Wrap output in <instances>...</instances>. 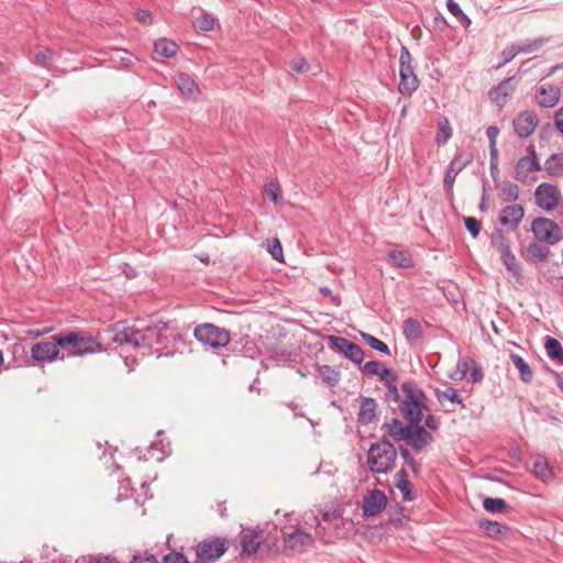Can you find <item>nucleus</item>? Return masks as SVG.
I'll use <instances>...</instances> for the list:
<instances>
[{
    "instance_id": "13",
    "label": "nucleus",
    "mask_w": 563,
    "mask_h": 563,
    "mask_svg": "<svg viewBox=\"0 0 563 563\" xmlns=\"http://www.w3.org/2000/svg\"><path fill=\"white\" fill-rule=\"evenodd\" d=\"M60 345L54 340L42 341L34 344L31 349V357L37 362H53L55 360H65V353H60Z\"/></svg>"
},
{
    "instance_id": "38",
    "label": "nucleus",
    "mask_w": 563,
    "mask_h": 563,
    "mask_svg": "<svg viewBox=\"0 0 563 563\" xmlns=\"http://www.w3.org/2000/svg\"><path fill=\"white\" fill-rule=\"evenodd\" d=\"M483 508L487 512L505 514L509 509V506L507 505V503L505 501L504 498H500V497H495V498L486 497L483 500Z\"/></svg>"
},
{
    "instance_id": "1",
    "label": "nucleus",
    "mask_w": 563,
    "mask_h": 563,
    "mask_svg": "<svg viewBox=\"0 0 563 563\" xmlns=\"http://www.w3.org/2000/svg\"><path fill=\"white\" fill-rule=\"evenodd\" d=\"M166 325V323H157L144 329H136L124 322H119L110 325L106 333L112 342L119 345H129L134 350L147 349L153 353L159 345L161 339H166L163 336Z\"/></svg>"
},
{
    "instance_id": "50",
    "label": "nucleus",
    "mask_w": 563,
    "mask_h": 563,
    "mask_svg": "<svg viewBox=\"0 0 563 563\" xmlns=\"http://www.w3.org/2000/svg\"><path fill=\"white\" fill-rule=\"evenodd\" d=\"M464 227L468 231L472 238H477L481 231L482 223L474 217H465L463 219Z\"/></svg>"
},
{
    "instance_id": "35",
    "label": "nucleus",
    "mask_w": 563,
    "mask_h": 563,
    "mask_svg": "<svg viewBox=\"0 0 563 563\" xmlns=\"http://www.w3.org/2000/svg\"><path fill=\"white\" fill-rule=\"evenodd\" d=\"M533 474L534 476L542 481L543 483H547L548 481H550L552 477H553V472L551 470V467L549 466V463L548 461L545 460V457H542V456H539L538 459H536L534 463H533Z\"/></svg>"
},
{
    "instance_id": "32",
    "label": "nucleus",
    "mask_w": 563,
    "mask_h": 563,
    "mask_svg": "<svg viewBox=\"0 0 563 563\" xmlns=\"http://www.w3.org/2000/svg\"><path fill=\"white\" fill-rule=\"evenodd\" d=\"M319 376L322 382L329 387H335L340 382V372L330 365H318L317 367Z\"/></svg>"
},
{
    "instance_id": "11",
    "label": "nucleus",
    "mask_w": 563,
    "mask_h": 563,
    "mask_svg": "<svg viewBox=\"0 0 563 563\" xmlns=\"http://www.w3.org/2000/svg\"><path fill=\"white\" fill-rule=\"evenodd\" d=\"M531 229L536 240L545 241L549 244H555L560 240L555 234L560 232V227L554 220L539 217L533 220Z\"/></svg>"
},
{
    "instance_id": "25",
    "label": "nucleus",
    "mask_w": 563,
    "mask_h": 563,
    "mask_svg": "<svg viewBox=\"0 0 563 563\" xmlns=\"http://www.w3.org/2000/svg\"><path fill=\"white\" fill-rule=\"evenodd\" d=\"M402 334L410 345L417 344L423 335L421 323L415 318H407L402 322Z\"/></svg>"
},
{
    "instance_id": "53",
    "label": "nucleus",
    "mask_w": 563,
    "mask_h": 563,
    "mask_svg": "<svg viewBox=\"0 0 563 563\" xmlns=\"http://www.w3.org/2000/svg\"><path fill=\"white\" fill-rule=\"evenodd\" d=\"M518 54H520V49H518V44H512L508 47H506L505 49H503L501 52V58H503V62L497 66V67H500L507 63H509L510 60H512Z\"/></svg>"
},
{
    "instance_id": "8",
    "label": "nucleus",
    "mask_w": 563,
    "mask_h": 563,
    "mask_svg": "<svg viewBox=\"0 0 563 563\" xmlns=\"http://www.w3.org/2000/svg\"><path fill=\"white\" fill-rule=\"evenodd\" d=\"M527 151L529 155L522 156L518 159L514 175V178L523 185H530L536 181V177L530 176V174L541 169V164L538 159L534 146H528Z\"/></svg>"
},
{
    "instance_id": "14",
    "label": "nucleus",
    "mask_w": 563,
    "mask_h": 563,
    "mask_svg": "<svg viewBox=\"0 0 563 563\" xmlns=\"http://www.w3.org/2000/svg\"><path fill=\"white\" fill-rule=\"evenodd\" d=\"M313 544V537L301 529H295L289 533H284V549L292 553H302L307 548Z\"/></svg>"
},
{
    "instance_id": "48",
    "label": "nucleus",
    "mask_w": 563,
    "mask_h": 563,
    "mask_svg": "<svg viewBox=\"0 0 563 563\" xmlns=\"http://www.w3.org/2000/svg\"><path fill=\"white\" fill-rule=\"evenodd\" d=\"M490 242L493 246L497 247L499 252L501 250L510 249L509 242L506 239L504 231L501 229H496L490 236Z\"/></svg>"
},
{
    "instance_id": "43",
    "label": "nucleus",
    "mask_w": 563,
    "mask_h": 563,
    "mask_svg": "<svg viewBox=\"0 0 563 563\" xmlns=\"http://www.w3.org/2000/svg\"><path fill=\"white\" fill-rule=\"evenodd\" d=\"M265 196L277 205L282 199V187L278 181L271 180L264 185Z\"/></svg>"
},
{
    "instance_id": "37",
    "label": "nucleus",
    "mask_w": 563,
    "mask_h": 563,
    "mask_svg": "<svg viewBox=\"0 0 563 563\" xmlns=\"http://www.w3.org/2000/svg\"><path fill=\"white\" fill-rule=\"evenodd\" d=\"M479 527L483 529L486 536L490 538H498L508 532L509 528L492 520H483L479 523Z\"/></svg>"
},
{
    "instance_id": "10",
    "label": "nucleus",
    "mask_w": 563,
    "mask_h": 563,
    "mask_svg": "<svg viewBox=\"0 0 563 563\" xmlns=\"http://www.w3.org/2000/svg\"><path fill=\"white\" fill-rule=\"evenodd\" d=\"M163 336L166 339L162 338L159 345L153 351V354H156L157 357L173 356L176 353H181L185 349V341L181 339V336L174 330L169 329L167 325Z\"/></svg>"
},
{
    "instance_id": "47",
    "label": "nucleus",
    "mask_w": 563,
    "mask_h": 563,
    "mask_svg": "<svg viewBox=\"0 0 563 563\" xmlns=\"http://www.w3.org/2000/svg\"><path fill=\"white\" fill-rule=\"evenodd\" d=\"M216 19L208 13H203L201 16L197 18L194 22V26L202 32L212 31L214 29Z\"/></svg>"
},
{
    "instance_id": "61",
    "label": "nucleus",
    "mask_w": 563,
    "mask_h": 563,
    "mask_svg": "<svg viewBox=\"0 0 563 563\" xmlns=\"http://www.w3.org/2000/svg\"><path fill=\"white\" fill-rule=\"evenodd\" d=\"M86 563H115L114 558L104 554L90 555Z\"/></svg>"
},
{
    "instance_id": "46",
    "label": "nucleus",
    "mask_w": 563,
    "mask_h": 563,
    "mask_svg": "<svg viewBox=\"0 0 563 563\" xmlns=\"http://www.w3.org/2000/svg\"><path fill=\"white\" fill-rule=\"evenodd\" d=\"M241 343H242V347L241 349H236L238 342H235L233 351L234 352H240V353H242L245 356L254 357V355L257 352V346L254 343V341L251 340L249 335H245L244 338L241 339Z\"/></svg>"
},
{
    "instance_id": "21",
    "label": "nucleus",
    "mask_w": 563,
    "mask_h": 563,
    "mask_svg": "<svg viewBox=\"0 0 563 563\" xmlns=\"http://www.w3.org/2000/svg\"><path fill=\"white\" fill-rule=\"evenodd\" d=\"M472 158H473L472 155H470L467 158L462 159V154H456L454 156V158L450 162V164L445 170V175H444V179H443V185L448 192H452L456 176L467 165L471 164Z\"/></svg>"
},
{
    "instance_id": "20",
    "label": "nucleus",
    "mask_w": 563,
    "mask_h": 563,
    "mask_svg": "<svg viewBox=\"0 0 563 563\" xmlns=\"http://www.w3.org/2000/svg\"><path fill=\"white\" fill-rule=\"evenodd\" d=\"M525 217L522 205H508L504 207L499 214V223L509 230H516Z\"/></svg>"
},
{
    "instance_id": "23",
    "label": "nucleus",
    "mask_w": 563,
    "mask_h": 563,
    "mask_svg": "<svg viewBox=\"0 0 563 563\" xmlns=\"http://www.w3.org/2000/svg\"><path fill=\"white\" fill-rule=\"evenodd\" d=\"M378 377L384 382L387 390L384 394V401L388 405L391 404V400L399 399V388L396 385V380L398 379V375L390 368L383 367L378 374Z\"/></svg>"
},
{
    "instance_id": "44",
    "label": "nucleus",
    "mask_w": 563,
    "mask_h": 563,
    "mask_svg": "<svg viewBox=\"0 0 563 563\" xmlns=\"http://www.w3.org/2000/svg\"><path fill=\"white\" fill-rule=\"evenodd\" d=\"M446 8L449 12L456 18V20L464 26L471 24V19L463 12L460 5L454 0H446Z\"/></svg>"
},
{
    "instance_id": "5",
    "label": "nucleus",
    "mask_w": 563,
    "mask_h": 563,
    "mask_svg": "<svg viewBox=\"0 0 563 563\" xmlns=\"http://www.w3.org/2000/svg\"><path fill=\"white\" fill-rule=\"evenodd\" d=\"M230 548V540L225 537L209 536L195 547L196 556L199 562L213 563L219 560Z\"/></svg>"
},
{
    "instance_id": "3",
    "label": "nucleus",
    "mask_w": 563,
    "mask_h": 563,
    "mask_svg": "<svg viewBox=\"0 0 563 563\" xmlns=\"http://www.w3.org/2000/svg\"><path fill=\"white\" fill-rule=\"evenodd\" d=\"M51 339L60 345L62 351L68 349L65 358L93 354L103 350L99 338L86 331L64 330L52 335Z\"/></svg>"
},
{
    "instance_id": "27",
    "label": "nucleus",
    "mask_w": 563,
    "mask_h": 563,
    "mask_svg": "<svg viewBox=\"0 0 563 563\" xmlns=\"http://www.w3.org/2000/svg\"><path fill=\"white\" fill-rule=\"evenodd\" d=\"M176 85L179 91L186 98L196 99L197 96L200 93L199 87L195 79L186 73H179L176 76Z\"/></svg>"
},
{
    "instance_id": "26",
    "label": "nucleus",
    "mask_w": 563,
    "mask_h": 563,
    "mask_svg": "<svg viewBox=\"0 0 563 563\" xmlns=\"http://www.w3.org/2000/svg\"><path fill=\"white\" fill-rule=\"evenodd\" d=\"M261 530L247 529L241 533L240 543L242 547V554L251 555L260 548Z\"/></svg>"
},
{
    "instance_id": "42",
    "label": "nucleus",
    "mask_w": 563,
    "mask_h": 563,
    "mask_svg": "<svg viewBox=\"0 0 563 563\" xmlns=\"http://www.w3.org/2000/svg\"><path fill=\"white\" fill-rule=\"evenodd\" d=\"M361 338L371 349L382 354L390 355V350L388 345L382 340L377 339L376 336L369 333L361 332Z\"/></svg>"
},
{
    "instance_id": "16",
    "label": "nucleus",
    "mask_w": 563,
    "mask_h": 563,
    "mask_svg": "<svg viewBox=\"0 0 563 563\" xmlns=\"http://www.w3.org/2000/svg\"><path fill=\"white\" fill-rule=\"evenodd\" d=\"M512 124L515 133L521 139H527L534 132L538 125V118L534 111L526 110L514 119Z\"/></svg>"
},
{
    "instance_id": "24",
    "label": "nucleus",
    "mask_w": 563,
    "mask_h": 563,
    "mask_svg": "<svg viewBox=\"0 0 563 563\" xmlns=\"http://www.w3.org/2000/svg\"><path fill=\"white\" fill-rule=\"evenodd\" d=\"M377 401L373 397H362L357 420L362 424H369L376 419Z\"/></svg>"
},
{
    "instance_id": "45",
    "label": "nucleus",
    "mask_w": 563,
    "mask_h": 563,
    "mask_svg": "<svg viewBox=\"0 0 563 563\" xmlns=\"http://www.w3.org/2000/svg\"><path fill=\"white\" fill-rule=\"evenodd\" d=\"M452 136V128L448 119H444L439 123L438 132L435 135V143L438 145L445 144Z\"/></svg>"
},
{
    "instance_id": "36",
    "label": "nucleus",
    "mask_w": 563,
    "mask_h": 563,
    "mask_svg": "<svg viewBox=\"0 0 563 563\" xmlns=\"http://www.w3.org/2000/svg\"><path fill=\"white\" fill-rule=\"evenodd\" d=\"M550 254V249L536 241L531 242L527 247V257L530 261L544 262Z\"/></svg>"
},
{
    "instance_id": "58",
    "label": "nucleus",
    "mask_w": 563,
    "mask_h": 563,
    "mask_svg": "<svg viewBox=\"0 0 563 563\" xmlns=\"http://www.w3.org/2000/svg\"><path fill=\"white\" fill-rule=\"evenodd\" d=\"M488 190H489V184L485 179V180H483V195H482V198H481V202L478 205V209L482 212H485L488 209V199H489Z\"/></svg>"
},
{
    "instance_id": "41",
    "label": "nucleus",
    "mask_w": 563,
    "mask_h": 563,
    "mask_svg": "<svg viewBox=\"0 0 563 563\" xmlns=\"http://www.w3.org/2000/svg\"><path fill=\"white\" fill-rule=\"evenodd\" d=\"M434 394L439 402H442L443 400H449L451 402L460 405L462 408H465V405L459 391L453 387H448L444 390L437 388L434 390Z\"/></svg>"
},
{
    "instance_id": "31",
    "label": "nucleus",
    "mask_w": 563,
    "mask_h": 563,
    "mask_svg": "<svg viewBox=\"0 0 563 563\" xmlns=\"http://www.w3.org/2000/svg\"><path fill=\"white\" fill-rule=\"evenodd\" d=\"M544 169L549 176H563V153L552 154L544 163Z\"/></svg>"
},
{
    "instance_id": "4",
    "label": "nucleus",
    "mask_w": 563,
    "mask_h": 563,
    "mask_svg": "<svg viewBox=\"0 0 563 563\" xmlns=\"http://www.w3.org/2000/svg\"><path fill=\"white\" fill-rule=\"evenodd\" d=\"M397 450L389 439H386V434H383L380 439L371 444L367 451V464L372 473L374 474H387L393 471L396 460Z\"/></svg>"
},
{
    "instance_id": "40",
    "label": "nucleus",
    "mask_w": 563,
    "mask_h": 563,
    "mask_svg": "<svg viewBox=\"0 0 563 563\" xmlns=\"http://www.w3.org/2000/svg\"><path fill=\"white\" fill-rule=\"evenodd\" d=\"M500 257L506 269L511 273L512 276L517 277L520 275V265L510 249L501 250Z\"/></svg>"
},
{
    "instance_id": "9",
    "label": "nucleus",
    "mask_w": 563,
    "mask_h": 563,
    "mask_svg": "<svg viewBox=\"0 0 563 563\" xmlns=\"http://www.w3.org/2000/svg\"><path fill=\"white\" fill-rule=\"evenodd\" d=\"M328 345L331 350L342 353L351 362L360 365L364 360V352L356 343L338 335L327 336Z\"/></svg>"
},
{
    "instance_id": "12",
    "label": "nucleus",
    "mask_w": 563,
    "mask_h": 563,
    "mask_svg": "<svg viewBox=\"0 0 563 563\" xmlns=\"http://www.w3.org/2000/svg\"><path fill=\"white\" fill-rule=\"evenodd\" d=\"M534 196L537 205L545 211L554 210L562 197L558 187L550 183L540 184L534 191Z\"/></svg>"
},
{
    "instance_id": "51",
    "label": "nucleus",
    "mask_w": 563,
    "mask_h": 563,
    "mask_svg": "<svg viewBox=\"0 0 563 563\" xmlns=\"http://www.w3.org/2000/svg\"><path fill=\"white\" fill-rule=\"evenodd\" d=\"M267 246L268 252L271 253L272 257L276 261L283 260V247L280 244V241L277 238H274L272 240H267Z\"/></svg>"
},
{
    "instance_id": "63",
    "label": "nucleus",
    "mask_w": 563,
    "mask_h": 563,
    "mask_svg": "<svg viewBox=\"0 0 563 563\" xmlns=\"http://www.w3.org/2000/svg\"><path fill=\"white\" fill-rule=\"evenodd\" d=\"M290 68L296 73H306L309 70V64L306 59L300 58L298 60H294L290 65Z\"/></svg>"
},
{
    "instance_id": "64",
    "label": "nucleus",
    "mask_w": 563,
    "mask_h": 563,
    "mask_svg": "<svg viewBox=\"0 0 563 563\" xmlns=\"http://www.w3.org/2000/svg\"><path fill=\"white\" fill-rule=\"evenodd\" d=\"M554 125L563 134V107L555 111Z\"/></svg>"
},
{
    "instance_id": "62",
    "label": "nucleus",
    "mask_w": 563,
    "mask_h": 563,
    "mask_svg": "<svg viewBox=\"0 0 563 563\" xmlns=\"http://www.w3.org/2000/svg\"><path fill=\"white\" fill-rule=\"evenodd\" d=\"M422 420L427 429L437 430L440 427L439 418L433 415H427Z\"/></svg>"
},
{
    "instance_id": "29",
    "label": "nucleus",
    "mask_w": 563,
    "mask_h": 563,
    "mask_svg": "<svg viewBox=\"0 0 563 563\" xmlns=\"http://www.w3.org/2000/svg\"><path fill=\"white\" fill-rule=\"evenodd\" d=\"M179 46L172 40L166 37L158 38L154 43V52L164 58H170L176 55Z\"/></svg>"
},
{
    "instance_id": "17",
    "label": "nucleus",
    "mask_w": 563,
    "mask_h": 563,
    "mask_svg": "<svg viewBox=\"0 0 563 563\" xmlns=\"http://www.w3.org/2000/svg\"><path fill=\"white\" fill-rule=\"evenodd\" d=\"M387 497L379 489H373L364 496L362 510L364 517H374L386 508Z\"/></svg>"
},
{
    "instance_id": "15",
    "label": "nucleus",
    "mask_w": 563,
    "mask_h": 563,
    "mask_svg": "<svg viewBox=\"0 0 563 563\" xmlns=\"http://www.w3.org/2000/svg\"><path fill=\"white\" fill-rule=\"evenodd\" d=\"M410 422L411 428L407 442L416 452H421L433 440V437L431 432L421 424L422 419H415Z\"/></svg>"
},
{
    "instance_id": "55",
    "label": "nucleus",
    "mask_w": 563,
    "mask_h": 563,
    "mask_svg": "<svg viewBox=\"0 0 563 563\" xmlns=\"http://www.w3.org/2000/svg\"><path fill=\"white\" fill-rule=\"evenodd\" d=\"M527 409H528L529 411L534 412V413H538V415L545 413V415H547V417H548L551 421H553V422H555V423H560V422H561L560 418H559V417L553 412V410H552V409H547V410H545L544 408H539V407L534 406L532 402H529V404H528Z\"/></svg>"
},
{
    "instance_id": "6",
    "label": "nucleus",
    "mask_w": 563,
    "mask_h": 563,
    "mask_svg": "<svg viewBox=\"0 0 563 563\" xmlns=\"http://www.w3.org/2000/svg\"><path fill=\"white\" fill-rule=\"evenodd\" d=\"M412 57L409 49L402 45L399 55V85L398 90L402 96L410 97L419 87L420 80L411 64Z\"/></svg>"
},
{
    "instance_id": "19",
    "label": "nucleus",
    "mask_w": 563,
    "mask_h": 563,
    "mask_svg": "<svg viewBox=\"0 0 563 563\" xmlns=\"http://www.w3.org/2000/svg\"><path fill=\"white\" fill-rule=\"evenodd\" d=\"M411 428V422L404 423L398 418H391L390 421H385L380 429L386 434V439L391 438L394 441H407Z\"/></svg>"
},
{
    "instance_id": "56",
    "label": "nucleus",
    "mask_w": 563,
    "mask_h": 563,
    "mask_svg": "<svg viewBox=\"0 0 563 563\" xmlns=\"http://www.w3.org/2000/svg\"><path fill=\"white\" fill-rule=\"evenodd\" d=\"M471 373H470V380L474 384L481 383L484 378V373L482 366L474 361L473 365L471 366Z\"/></svg>"
},
{
    "instance_id": "49",
    "label": "nucleus",
    "mask_w": 563,
    "mask_h": 563,
    "mask_svg": "<svg viewBox=\"0 0 563 563\" xmlns=\"http://www.w3.org/2000/svg\"><path fill=\"white\" fill-rule=\"evenodd\" d=\"M549 38L547 37H539L532 41H528L525 44H518V49H520V53H532L537 49H539L542 45H544Z\"/></svg>"
},
{
    "instance_id": "22",
    "label": "nucleus",
    "mask_w": 563,
    "mask_h": 563,
    "mask_svg": "<svg viewBox=\"0 0 563 563\" xmlns=\"http://www.w3.org/2000/svg\"><path fill=\"white\" fill-rule=\"evenodd\" d=\"M516 85V76L504 79L489 90L488 95L490 100L497 106L503 107L506 103L507 97L514 92Z\"/></svg>"
},
{
    "instance_id": "57",
    "label": "nucleus",
    "mask_w": 563,
    "mask_h": 563,
    "mask_svg": "<svg viewBox=\"0 0 563 563\" xmlns=\"http://www.w3.org/2000/svg\"><path fill=\"white\" fill-rule=\"evenodd\" d=\"M361 371L365 374L378 376L382 371L380 363L378 361H368L363 365Z\"/></svg>"
},
{
    "instance_id": "34",
    "label": "nucleus",
    "mask_w": 563,
    "mask_h": 563,
    "mask_svg": "<svg viewBox=\"0 0 563 563\" xmlns=\"http://www.w3.org/2000/svg\"><path fill=\"white\" fill-rule=\"evenodd\" d=\"M396 483H395V486L402 493V499L405 501H411L415 499V496L412 495L411 493V483L410 481L407 478V472L405 468H401L397 474H396Z\"/></svg>"
},
{
    "instance_id": "2",
    "label": "nucleus",
    "mask_w": 563,
    "mask_h": 563,
    "mask_svg": "<svg viewBox=\"0 0 563 563\" xmlns=\"http://www.w3.org/2000/svg\"><path fill=\"white\" fill-rule=\"evenodd\" d=\"M398 390L399 399L391 400V402L397 404V408L391 407L390 409L394 412L398 410L407 422L423 419V411L428 408V397L418 384L415 380H406Z\"/></svg>"
},
{
    "instance_id": "60",
    "label": "nucleus",
    "mask_w": 563,
    "mask_h": 563,
    "mask_svg": "<svg viewBox=\"0 0 563 563\" xmlns=\"http://www.w3.org/2000/svg\"><path fill=\"white\" fill-rule=\"evenodd\" d=\"M475 360L471 357H460L456 363L457 369H460L464 375H467L471 366L473 365Z\"/></svg>"
},
{
    "instance_id": "30",
    "label": "nucleus",
    "mask_w": 563,
    "mask_h": 563,
    "mask_svg": "<svg viewBox=\"0 0 563 563\" xmlns=\"http://www.w3.org/2000/svg\"><path fill=\"white\" fill-rule=\"evenodd\" d=\"M510 358L515 367L519 371L520 380L525 384H530L533 379V372L530 365L519 354L511 353Z\"/></svg>"
},
{
    "instance_id": "59",
    "label": "nucleus",
    "mask_w": 563,
    "mask_h": 563,
    "mask_svg": "<svg viewBox=\"0 0 563 563\" xmlns=\"http://www.w3.org/2000/svg\"><path fill=\"white\" fill-rule=\"evenodd\" d=\"M130 563H159L154 554L145 553L144 555H133Z\"/></svg>"
},
{
    "instance_id": "7",
    "label": "nucleus",
    "mask_w": 563,
    "mask_h": 563,
    "mask_svg": "<svg viewBox=\"0 0 563 563\" xmlns=\"http://www.w3.org/2000/svg\"><path fill=\"white\" fill-rule=\"evenodd\" d=\"M194 336L197 341L212 349L225 346L230 342V332L213 323H202L195 328Z\"/></svg>"
},
{
    "instance_id": "33",
    "label": "nucleus",
    "mask_w": 563,
    "mask_h": 563,
    "mask_svg": "<svg viewBox=\"0 0 563 563\" xmlns=\"http://www.w3.org/2000/svg\"><path fill=\"white\" fill-rule=\"evenodd\" d=\"M548 356L563 365V345L556 338L549 336L544 344Z\"/></svg>"
},
{
    "instance_id": "54",
    "label": "nucleus",
    "mask_w": 563,
    "mask_h": 563,
    "mask_svg": "<svg viewBox=\"0 0 563 563\" xmlns=\"http://www.w3.org/2000/svg\"><path fill=\"white\" fill-rule=\"evenodd\" d=\"M54 52L51 48H43L34 55V64L37 66H45L46 62L52 59Z\"/></svg>"
},
{
    "instance_id": "18",
    "label": "nucleus",
    "mask_w": 563,
    "mask_h": 563,
    "mask_svg": "<svg viewBox=\"0 0 563 563\" xmlns=\"http://www.w3.org/2000/svg\"><path fill=\"white\" fill-rule=\"evenodd\" d=\"M561 89L553 84H542L537 87L534 99L542 108H553L560 100Z\"/></svg>"
},
{
    "instance_id": "28",
    "label": "nucleus",
    "mask_w": 563,
    "mask_h": 563,
    "mask_svg": "<svg viewBox=\"0 0 563 563\" xmlns=\"http://www.w3.org/2000/svg\"><path fill=\"white\" fill-rule=\"evenodd\" d=\"M388 262L397 268H412L415 261L407 250H390L387 253Z\"/></svg>"
},
{
    "instance_id": "52",
    "label": "nucleus",
    "mask_w": 563,
    "mask_h": 563,
    "mask_svg": "<svg viewBox=\"0 0 563 563\" xmlns=\"http://www.w3.org/2000/svg\"><path fill=\"white\" fill-rule=\"evenodd\" d=\"M398 451H399L400 456L404 459L405 463L411 468V471L413 473H417L418 468H419V465L416 462V460L412 456V454L410 453V451L407 448L402 446V445L399 446Z\"/></svg>"
},
{
    "instance_id": "39",
    "label": "nucleus",
    "mask_w": 563,
    "mask_h": 563,
    "mask_svg": "<svg viewBox=\"0 0 563 563\" xmlns=\"http://www.w3.org/2000/svg\"><path fill=\"white\" fill-rule=\"evenodd\" d=\"M499 188V197L503 201L512 202L519 198L520 189L517 184L506 180L500 185Z\"/></svg>"
}]
</instances>
